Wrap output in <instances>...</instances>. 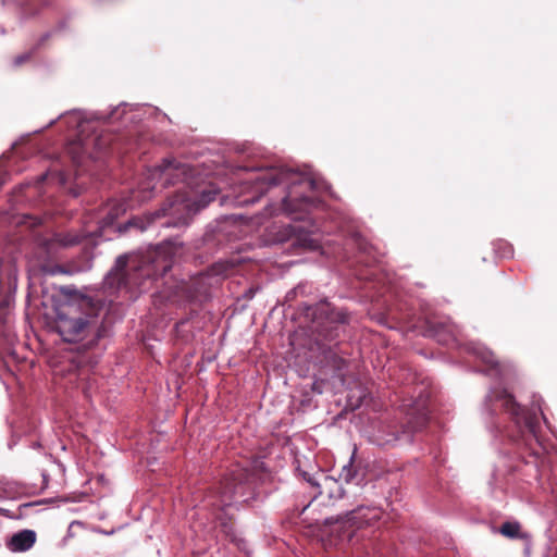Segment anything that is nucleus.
I'll use <instances>...</instances> for the list:
<instances>
[{
  "label": "nucleus",
  "instance_id": "ddd939ff",
  "mask_svg": "<svg viewBox=\"0 0 557 557\" xmlns=\"http://www.w3.org/2000/svg\"><path fill=\"white\" fill-rule=\"evenodd\" d=\"M363 472L354 463V456H351L348 465H345L342 468L339 473V480L346 482L347 484L355 483L356 485H360L363 481Z\"/></svg>",
  "mask_w": 557,
  "mask_h": 557
},
{
  "label": "nucleus",
  "instance_id": "dca6fc26",
  "mask_svg": "<svg viewBox=\"0 0 557 557\" xmlns=\"http://www.w3.org/2000/svg\"><path fill=\"white\" fill-rule=\"evenodd\" d=\"M286 231L288 233V236L289 237L295 236L297 243H299L301 246L310 248V249H313L317 247L315 242L313 239L308 238L307 235H304L301 233L300 227H298L296 225H288L286 227Z\"/></svg>",
  "mask_w": 557,
  "mask_h": 557
},
{
  "label": "nucleus",
  "instance_id": "6e6552de",
  "mask_svg": "<svg viewBox=\"0 0 557 557\" xmlns=\"http://www.w3.org/2000/svg\"><path fill=\"white\" fill-rule=\"evenodd\" d=\"M495 397L502 403V407L510 413L517 425L522 429L523 436L532 437L539 448H542L539 442L540 421L536 412L522 408L506 389L497 392Z\"/></svg>",
  "mask_w": 557,
  "mask_h": 557
},
{
  "label": "nucleus",
  "instance_id": "4468645a",
  "mask_svg": "<svg viewBox=\"0 0 557 557\" xmlns=\"http://www.w3.org/2000/svg\"><path fill=\"white\" fill-rule=\"evenodd\" d=\"M66 153L71 158L74 165L81 166L85 156L87 154L86 144L79 139L73 140L66 146Z\"/></svg>",
  "mask_w": 557,
  "mask_h": 557
},
{
  "label": "nucleus",
  "instance_id": "20e7f679",
  "mask_svg": "<svg viewBox=\"0 0 557 557\" xmlns=\"http://www.w3.org/2000/svg\"><path fill=\"white\" fill-rule=\"evenodd\" d=\"M405 418L397 423H381L372 435V442L379 446H392L397 442L410 443L413 435L428 424L426 399L419 395L413 401L404 404Z\"/></svg>",
  "mask_w": 557,
  "mask_h": 557
},
{
  "label": "nucleus",
  "instance_id": "2eb2a0df",
  "mask_svg": "<svg viewBox=\"0 0 557 557\" xmlns=\"http://www.w3.org/2000/svg\"><path fill=\"white\" fill-rule=\"evenodd\" d=\"M235 265L233 261H218L210 267L209 274L212 276L226 277L234 272Z\"/></svg>",
  "mask_w": 557,
  "mask_h": 557
},
{
  "label": "nucleus",
  "instance_id": "b1692460",
  "mask_svg": "<svg viewBox=\"0 0 557 557\" xmlns=\"http://www.w3.org/2000/svg\"><path fill=\"white\" fill-rule=\"evenodd\" d=\"M169 269H170V267H169V265H164V267H163L162 274H164Z\"/></svg>",
  "mask_w": 557,
  "mask_h": 557
},
{
  "label": "nucleus",
  "instance_id": "9b49d317",
  "mask_svg": "<svg viewBox=\"0 0 557 557\" xmlns=\"http://www.w3.org/2000/svg\"><path fill=\"white\" fill-rule=\"evenodd\" d=\"M37 540V534L33 530H22L14 533L7 543L11 552H26L30 549Z\"/></svg>",
  "mask_w": 557,
  "mask_h": 557
},
{
  "label": "nucleus",
  "instance_id": "a878e982",
  "mask_svg": "<svg viewBox=\"0 0 557 557\" xmlns=\"http://www.w3.org/2000/svg\"><path fill=\"white\" fill-rule=\"evenodd\" d=\"M24 506H25V507H24V510H27V507L33 506V504H26V505H24Z\"/></svg>",
  "mask_w": 557,
  "mask_h": 557
},
{
  "label": "nucleus",
  "instance_id": "a211bd4d",
  "mask_svg": "<svg viewBox=\"0 0 557 557\" xmlns=\"http://www.w3.org/2000/svg\"><path fill=\"white\" fill-rule=\"evenodd\" d=\"M156 188L154 184H151V182H147L140 185V188L138 190V197L141 201L148 200L152 196V191Z\"/></svg>",
  "mask_w": 557,
  "mask_h": 557
},
{
  "label": "nucleus",
  "instance_id": "f257e3e1",
  "mask_svg": "<svg viewBox=\"0 0 557 557\" xmlns=\"http://www.w3.org/2000/svg\"><path fill=\"white\" fill-rule=\"evenodd\" d=\"M253 189L260 194L271 187L286 185L287 194L282 199L281 210L294 220H304L322 201L315 196L317 182L297 171L282 166L263 169L253 178Z\"/></svg>",
  "mask_w": 557,
  "mask_h": 557
},
{
  "label": "nucleus",
  "instance_id": "39448f33",
  "mask_svg": "<svg viewBox=\"0 0 557 557\" xmlns=\"http://www.w3.org/2000/svg\"><path fill=\"white\" fill-rule=\"evenodd\" d=\"M154 275L151 264L120 256L114 268L106 276L104 286L116 290L124 288L133 295L146 289L147 282Z\"/></svg>",
  "mask_w": 557,
  "mask_h": 557
},
{
  "label": "nucleus",
  "instance_id": "f3484780",
  "mask_svg": "<svg viewBox=\"0 0 557 557\" xmlns=\"http://www.w3.org/2000/svg\"><path fill=\"white\" fill-rule=\"evenodd\" d=\"M520 524L518 522H505L500 527V533L510 539H515L519 535Z\"/></svg>",
  "mask_w": 557,
  "mask_h": 557
},
{
  "label": "nucleus",
  "instance_id": "6ab92c4d",
  "mask_svg": "<svg viewBox=\"0 0 557 557\" xmlns=\"http://www.w3.org/2000/svg\"><path fill=\"white\" fill-rule=\"evenodd\" d=\"M218 193L216 190H213V189H209V190H203L201 193V196H200V199L198 200V209L199 208H205L207 205H209L211 201H213L216 197Z\"/></svg>",
  "mask_w": 557,
  "mask_h": 557
},
{
  "label": "nucleus",
  "instance_id": "bb28decb",
  "mask_svg": "<svg viewBox=\"0 0 557 557\" xmlns=\"http://www.w3.org/2000/svg\"><path fill=\"white\" fill-rule=\"evenodd\" d=\"M24 506H25V507H24V510H27V507L33 506V504H26V505H24Z\"/></svg>",
  "mask_w": 557,
  "mask_h": 557
},
{
  "label": "nucleus",
  "instance_id": "9d476101",
  "mask_svg": "<svg viewBox=\"0 0 557 557\" xmlns=\"http://www.w3.org/2000/svg\"><path fill=\"white\" fill-rule=\"evenodd\" d=\"M306 480L314 487L319 488L318 494L313 497L311 503L302 509L301 513H305L306 511L314 510V508H311V506L318 500H320V504H325L324 499H327L329 503H333L337 499H342L345 495V490L343 488L342 484L338 480L329 476L324 473H319V475L315 478H312L310 475L305 476Z\"/></svg>",
  "mask_w": 557,
  "mask_h": 557
},
{
  "label": "nucleus",
  "instance_id": "aec40b11",
  "mask_svg": "<svg viewBox=\"0 0 557 557\" xmlns=\"http://www.w3.org/2000/svg\"><path fill=\"white\" fill-rule=\"evenodd\" d=\"M218 193L216 190H213V189H209V190H203L201 193V196H200V199L198 200V209L199 208H205L207 205H209L211 201H213L216 197Z\"/></svg>",
  "mask_w": 557,
  "mask_h": 557
},
{
  "label": "nucleus",
  "instance_id": "f03ea898",
  "mask_svg": "<svg viewBox=\"0 0 557 557\" xmlns=\"http://www.w3.org/2000/svg\"><path fill=\"white\" fill-rule=\"evenodd\" d=\"M104 301L98 295L76 294L63 305L57 314L55 331L67 343L83 341L94 327V319L104 309Z\"/></svg>",
  "mask_w": 557,
  "mask_h": 557
},
{
  "label": "nucleus",
  "instance_id": "4be33fe9",
  "mask_svg": "<svg viewBox=\"0 0 557 557\" xmlns=\"http://www.w3.org/2000/svg\"><path fill=\"white\" fill-rule=\"evenodd\" d=\"M313 521L319 524L321 521L325 522V523H329L330 520L329 518H325V519H322V518H314Z\"/></svg>",
  "mask_w": 557,
  "mask_h": 557
},
{
  "label": "nucleus",
  "instance_id": "f8f14e48",
  "mask_svg": "<svg viewBox=\"0 0 557 557\" xmlns=\"http://www.w3.org/2000/svg\"><path fill=\"white\" fill-rule=\"evenodd\" d=\"M174 170H180L178 164H175L173 160L164 159L160 165L156 166L152 171H149V180H154L156 177H159L160 180L163 181L164 186L173 184L172 171Z\"/></svg>",
  "mask_w": 557,
  "mask_h": 557
},
{
  "label": "nucleus",
  "instance_id": "5701e85b",
  "mask_svg": "<svg viewBox=\"0 0 557 557\" xmlns=\"http://www.w3.org/2000/svg\"><path fill=\"white\" fill-rule=\"evenodd\" d=\"M531 449H532V451H533V454H534V455H540V450H539V449L533 448V447H531Z\"/></svg>",
  "mask_w": 557,
  "mask_h": 557
},
{
  "label": "nucleus",
  "instance_id": "412c9836",
  "mask_svg": "<svg viewBox=\"0 0 557 557\" xmlns=\"http://www.w3.org/2000/svg\"><path fill=\"white\" fill-rule=\"evenodd\" d=\"M34 51H35V49H32L29 51L23 52L16 57H14L13 65L15 67H20V66L26 64L27 62H29L33 58Z\"/></svg>",
  "mask_w": 557,
  "mask_h": 557
},
{
  "label": "nucleus",
  "instance_id": "7ed1b4c3",
  "mask_svg": "<svg viewBox=\"0 0 557 557\" xmlns=\"http://www.w3.org/2000/svg\"><path fill=\"white\" fill-rule=\"evenodd\" d=\"M252 479V472L246 467L236 466L230 470L219 484L210 488L203 497V506L215 512V518L225 534L233 531V522L226 513L236 496H244Z\"/></svg>",
  "mask_w": 557,
  "mask_h": 557
},
{
  "label": "nucleus",
  "instance_id": "393cba45",
  "mask_svg": "<svg viewBox=\"0 0 557 557\" xmlns=\"http://www.w3.org/2000/svg\"><path fill=\"white\" fill-rule=\"evenodd\" d=\"M173 206H174V203H173V202H171V203L169 205V209H168V210L172 209V208H173ZM163 215H165V211L163 212Z\"/></svg>",
  "mask_w": 557,
  "mask_h": 557
},
{
  "label": "nucleus",
  "instance_id": "0eeeda50",
  "mask_svg": "<svg viewBox=\"0 0 557 557\" xmlns=\"http://www.w3.org/2000/svg\"><path fill=\"white\" fill-rule=\"evenodd\" d=\"M85 233L77 231L57 232L49 238H41L38 242L36 256L39 269L47 274L57 273L58 265L54 261L59 259L60 249H66L78 245Z\"/></svg>",
  "mask_w": 557,
  "mask_h": 557
},
{
  "label": "nucleus",
  "instance_id": "1a4fd4ad",
  "mask_svg": "<svg viewBox=\"0 0 557 557\" xmlns=\"http://www.w3.org/2000/svg\"><path fill=\"white\" fill-rule=\"evenodd\" d=\"M381 516L382 510L377 507L358 506L337 520L335 531L342 542H351L357 530L372 525Z\"/></svg>",
  "mask_w": 557,
  "mask_h": 557
},
{
  "label": "nucleus",
  "instance_id": "423d86ee",
  "mask_svg": "<svg viewBox=\"0 0 557 557\" xmlns=\"http://www.w3.org/2000/svg\"><path fill=\"white\" fill-rule=\"evenodd\" d=\"M318 312L324 321L317 329V343L325 354V360L338 372H342L347 361L338 356L331 347L326 350L325 343H332L339 337V329L349 322V314L343 309L331 307L330 304L321 305Z\"/></svg>",
  "mask_w": 557,
  "mask_h": 557
}]
</instances>
